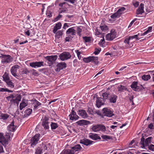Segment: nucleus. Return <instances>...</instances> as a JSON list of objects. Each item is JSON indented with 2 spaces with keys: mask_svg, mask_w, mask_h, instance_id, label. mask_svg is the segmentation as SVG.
I'll return each mask as SVG.
<instances>
[{
  "mask_svg": "<svg viewBox=\"0 0 154 154\" xmlns=\"http://www.w3.org/2000/svg\"><path fill=\"white\" fill-rule=\"evenodd\" d=\"M42 125L45 130L48 131L50 128L51 122L49 118L46 116L42 117Z\"/></svg>",
  "mask_w": 154,
  "mask_h": 154,
  "instance_id": "nucleus-1",
  "label": "nucleus"
},
{
  "mask_svg": "<svg viewBox=\"0 0 154 154\" xmlns=\"http://www.w3.org/2000/svg\"><path fill=\"white\" fill-rule=\"evenodd\" d=\"M91 129L94 132H97L101 131L103 132H105L106 131L105 126L101 124H97L93 125L91 126Z\"/></svg>",
  "mask_w": 154,
  "mask_h": 154,
  "instance_id": "nucleus-2",
  "label": "nucleus"
},
{
  "mask_svg": "<svg viewBox=\"0 0 154 154\" xmlns=\"http://www.w3.org/2000/svg\"><path fill=\"white\" fill-rule=\"evenodd\" d=\"M5 137H4L2 133H0V143L5 147L8 144V140L10 138L9 133H7Z\"/></svg>",
  "mask_w": 154,
  "mask_h": 154,
  "instance_id": "nucleus-3",
  "label": "nucleus"
},
{
  "mask_svg": "<svg viewBox=\"0 0 154 154\" xmlns=\"http://www.w3.org/2000/svg\"><path fill=\"white\" fill-rule=\"evenodd\" d=\"M1 57L2 63L3 64L10 63L13 60V58L9 55L2 54Z\"/></svg>",
  "mask_w": 154,
  "mask_h": 154,
  "instance_id": "nucleus-4",
  "label": "nucleus"
},
{
  "mask_svg": "<svg viewBox=\"0 0 154 154\" xmlns=\"http://www.w3.org/2000/svg\"><path fill=\"white\" fill-rule=\"evenodd\" d=\"M132 90L135 91H139L144 89L143 85L138 83L137 82L134 81L130 86Z\"/></svg>",
  "mask_w": 154,
  "mask_h": 154,
  "instance_id": "nucleus-5",
  "label": "nucleus"
},
{
  "mask_svg": "<svg viewBox=\"0 0 154 154\" xmlns=\"http://www.w3.org/2000/svg\"><path fill=\"white\" fill-rule=\"evenodd\" d=\"M103 114L104 116L111 117L114 115L113 110L108 108H103L102 110Z\"/></svg>",
  "mask_w": 154,
  "mask_h": 154,
  "instance_id": "nucleus-6",
  "label": "nucleus"
},
{
  "mask_svg": "<svg viewBox=\"0 0 154 154\" xmlns=\"http://www.w3.org/2000/svg\"><path fill=\"white\" fill-rule=\"evenodd\" d=\"M151 30L152 29H147V30L143 33L140 34L139 33L137 35H133L129 36L128 37L132 41L133 39H135L136 40H138L141 38L139 37L146 35L149 32H151Z\"/></svg>",
  "mask_w": 154,
  "mask_h": 154,
  "instance_id": "nucleus-7",
  "label": "nucleus"
},
{
  "mask_svg": "<svg viewBox=\"0 0 154 154\" xmlns=\"http://www.w3.org/2000/svg\"><path fill=\"white\" fill-rule=\"evenodd\" d=\"M20 68V66L17 65H15L13 66L10 69L11 73L16 78H17L19 77L17 72L18 70H19Z\"/></svg>",
  "mask_w": 154,
  "mask_h": 154,
  "instance_id": "nucleus-8",
  "label": "nucleus"
},
{
  "mask_svg": "<svg viewBox=\"0 0 154 154\" xmlns=\"http://www.w3.org/2000/svg\"><path fill=\"white\" fill-rule=\"evenodd\" d=\"M40 136V135L39 134H37L31 138L30 143L32 146L34 147L38 143Z\"/></svg>",
  "mask_w": 154,
  "mask_h": 154,
  "instance_id": "nucleus-9",
  "label": "nucleus"
},
{
  "mask_svg": "<svg viewBox=\"0 0 154 154\" xmlns=\"http://www.w3.org/2000/svg\"><path fill=\"white\" fill-rule=\"evenodd\" d=\"M116 33L115 29H111L110 33L107 34L106 36V39L108 41L112 40L116 37Z\"/></svg>",
  "mask_w": 154,
  "mask_h": 154,
  "instance_id": "nucleus-10",
  "label": "nucleus"
},
{
  "mask_svg": "<svg viewBox=\"0 0 154 154\" xmlns=\"http://www.w3.org/2000/svg\"><path fill=\"white\" fill-rule=\"evenodd\" d=\"M71 56L69 53L64 52L59 55L60 59L62 61L67 60L71 58Z\"/></svg>",
  "mask_w": 154,
  "mask_h": 154,
  "instance_id": "nucleus-11",
  "label": "nucleus"
},
{
  "mask_svg": "<svg viewBox=\"0 0 154 154\" xmlns=\"http://www.w3.org/2000/svg\"><path fill=\"white\" fill-rule=\"evenodd\" d=\"M74 108H72L71 112L69 116L70 120L72 121L76 120L79 119V117L77 115L76 113L74 110Z\"/></svg>",
  "mask_w": 154,
  "mask_h": 154,
  "instance_id": "nucleus-12",
  "label": "nucleus"
},
{
  "mask_svg": "<svg viewBox=\"0 0 154 154\" xmlns=\"http://www.w3.org/2000/svg\"><path fill=\"white\" fill-rule=\"evenodd\" d=\"M133 41H132L128 37L125 38L124 43L125 44V47L126 48H128L132 47L133 45Z\"/></svg>",
  "mask_w": 154,
  "mask_h": 154,
  "instance_id": "nucleus-13",
  "label": "nucleus"
},
{
  "mask_svg": "<svg viewBox=\"0 0 154 154\" xmlns=\"http://www.w3.org/2000/svg\"><path fill=\"white\" fill-rule=\"evenodd\" d=\"M44 62L38 61L32 62L29 63V65L32 68H36L43 66Z\"/></svg>",
  "mask_w": 154,
  "mask_h": 154,
  "instance_id": "nucleus-14",
  "label": "nucleus"
},
{
  "mask_svg": "<svg viewBox=\"0 0 154 154\" xmlns=\"http://www.w3.org/2000/svg\"><path fill=\"white\" fill-rule=\"evenodd\" d=\"M80 143L86 146H88L92 144L95 142L94 141L87 139H83L80 140Z\"/></svg>",
  "mask_w": 154,
  "mask_h": 154,
  "instance_id": "nucleus-15",
  "label": "nucleus"
},
{
  "mask_svg": "<svg viewBox=\"0 0 154 154\" xmlns=\"http://www.w3.org/2000/svg\"><path fill=\"white\" fill-rule=\"evenodd\" d=\"M8 130L9 131L14 132L17 128V125H14V121L13 120L10 124L7 127Z\"/></svg>",
  "mask_w": 154,
  "mask_h": 154,
  "instance_id": "nucleus-16",
  "label": "nucleus"
},
{
  "mask_svg": "<svg viewBox=\"0 0 154 154\" xmlns=\"http://www.w3.org/2000/svg\"><path fill=\"white\" fill-rule=\"evenodd\" d=\"M105 101L102 97H97L96 101V106L99 108L102 105H104Z\"/></svg>",
  "mask_w": 154,
  "mask_h": 154,
  "instance_id": "nucleus-17",
  "label": "nucleus"
},
{
  "mask_svg": "<svg viewBox=\"0 0 154 154\" xmlns=\"http://www.w3.org/2000/svg\"><path fill=\"white\" fill-rule=\"evenodd\" d=\"M78 114L83 119H86L88 117V116L86 112L84 109L79 110L78 112Z\"/></svg>",
  "mask_w": 154,
  "mask_h": 154,
  "instance_id": "nucleus-18",
  "label": "nucleus"
},
{
  "mask_svg": "<svg viewBox=\"0 0 154 154\" xmlns=\"http://www.w3.org/2000/svg\"><path fill=\"white\" fill-rule=\"evenodd\" d=\"M57 55L47 56L45 57V59L49 62L51 63L54 62L57 60Z\"/></svg>",
  "mask_w": 154,
  "mask_h": 154,
  "instance_id": "nucleus-19",
  "label": "nucleus"
},
{
  "mask_svg": "<svg viewBox=\"0 0 154 154\" xmlns=\"http://www.w3.org/2000/svg\"><path fill=\"white\" fill-rule=\"evenodd\" d=\"M68 5V4L66 2H63V3H60L59 5V6L61 7H64V8H65V9H62V8L60 9V11L59 12L60 13H61L65 12L66 10V8L67 7Z\"/></svg>",
  "mask_w": 154,
  "mask_h": 154,
  "instance_id": "nucleus-20",
  "label": "nucleus"
},
{
  "mask_svg": "<svg viewBox=\"0 0 154 154\" xmlns=\"http://www.w3.org/2000/svg\"><path fill=\"white\" fill-rule=\"evenodd\" d=\"M89 137L91 139L94 140H101L100 137L98 134L95 133H90L89 135Z\"/></svg>",
  "mask_w": 154,
  "mask_h": 154,
  "instance_id": "nucleus-21",
  "label": "nucleus"
},
{
  "mask_svg": "<svg viewBox=\"0 0 154 154\" xmlns=\"http://www.w3.org/2000/svg\"><path fill=\"white\" fill-rule=\"evenodd\" d=\"M20 100V96H18L14 99L13 98V99H11V104H14V105H18Z\"/></svg>",
  "mask_w": 154,
  "mask_h": 154,
  "instance_id": "nucleus-22",
  "label": "nucleus"
},
{
  "mask_svg": "<svg viewBox=\"0 0 154 154\" xmlns=\"http://www.w3.org/2000/svg\"><path fill=\"white\" fill-rule=\"evenodd\" d=\"M117 96L115 94H112L108 98L109 102L110 103H115L116 102Z\"/></svg>",
  "mask_w": 154,
  "mask_h": 154,
  "instance_id": "nucleus-23",
  "label": "nucleus"
},
{
  "mask_svg": "<svg viewBox=\"0 0 154 154\" xmlns=\"http://www.w3.org/2000/svg\"><path fill=\"white\" fill-rule=\"evenodd\" d=\"M57 66V70L59 71L60 70L65 68L66 67V64L64 62H61L58 63Z\"/></svg>",
  "mask_w": 154,
  "mask_h": 154,
  "instance_id": "nucleus-24",
  "label": "nucleus"
},
{
  "mask_svg": "<svg viewBox=\"0 0 154 154\" xmlns=\"http://www.w3.org/2000/svg\"><path fill=\"white\" fill-rule=\"evenodd\" d=\"M72 149L74 150V152H79L83 150V148L80 144H77L72 147L71 148Z\"/></svg>",
  "mask_w": 154,
  "mask_h": 154,
  "instance_id": "nucleus-25",
  "label": "nucleus"
},
{
  "mask_svg": "<svg viewBox=\"0 0 154 154\" xmlns=\"http://www.w3.org/2000/svg\"><path fill=\"white\" fill-rule=\"evenodd\" d=\"M144 5L143 3H141L138 8L137 10L136 13L137 14H141L144 12Z\"/></svg>",
  "mask_w": 154,
  "mask_h": 154,
  "instance_id": "nucleus-26",
  "label": "nucleus"
},
{
  "mask_svg": "<svg viewBox=\"0 0 154 154\" xmlns=\"http://www.w3.org/2000/svg\"><path fill=\"white\" fill-rule=\"evenodd\" d=\"M58 29H53V32L55 34V37L57 38H60V37L63 34V30H60L57 31Z\"/></svg>",
  "mask_w": 154,
  "mask_h": 154,
  "instance_id": "nucleus-27",
  "label": "nucleus"
},
{
  "mask_svg": "<svg viewBox=\"0 0 154 154\" xmlns=\"http://www.w3.org/2000/svg\"><path fill=\"white\" fill-rule=\"evenodd\" d=\"M76 123L77 125H86L90 123V122L89 121L85 120H81L77 121Z\"/></svg>",
  "mask_w": 154,
  "mask_h": 154,
  "instance_id": "nucleus-28",
  "label": "nucleus"
},
{
  "mask_svg": "<svg viewBox=\"0 0 154 154\" xmlns=\"http://www.w3.org/2000/svg\"><path fill=\"white\" fill-rule=\"evenodd\" d=\"M31 102L32 105L35 109L37 108L39 106H40L41 104L36 99L32 100Z\"/></svg>",
  "mask_w": 154,
  "mask_h": 154,
  "instance_id": "nucleus-29",
  "label": "nucleus"
},
{
  "mask_svg": "<svg viewBox=\"0 0 154 154\" xmlns=\"http://www.w3.org/2000/svg\"><path fill=\"white\" fill-rule=\"evenodd\" d=\"M60 154H74V150L71 149L63 150Z\"/></svg>",
  "mask_w": 154,
  "mask_h": 154,
  "instance_id": "nucleus-30",
  "label": "nucleus"
},
{
  "mask_svg": "<svg viewBox=\"0 0 154 154\" xmlns=\"http://www.w3.org/2000/svg\"><path fill=\"white\" fill-rule=\"evenodd\" d=\"M66 34L69 35V36L72 37V35H75L76 32L75 29H68L66 32Z\"/></svg>",
  "mask_w": 154,
  "mask_h": 154,
  "instance_id": "nucleus-31",
  "label": "nucleus"
},
{
  "mask_svg": "<svg viewBox=\"0 0 154 154\" xmlns=\"http://www.w3.org/2000/svg\"><path fill=\"white\" fill-rule=\"evenodd\" d=\"M91 62L97 64L98 63V58L97 57L91 56Z\"/></svg>",
  "mask_w": 154,
  "mask_h": 154,
  "instance_id": "nucleus-32",
  "label": "nucleus"
},
{
  "mask_svg": "<svg viewBox=\"0 0 154 154\" xmlns=\"http://www.w3.org/2000/svg\"><path fill=\"white\" fill-rule=\"evenodd\" d=\"M27 102L25 101H23L20 104L19 108L20 110H22L23 108H25L27 105Z\"/></svg>",
  "mask_w": 154,
  "mask_h": 154,
  "instance_id": "nucleus-33",
  "label": "nucleus"
},
{
  "mask_svg": "<svg viewBox=\"0 0 154 154\" xmlns=\"http://www.w3.org/2000/svg\"><path fill=\"white\" fill-rule=\"evenodd\" d=\"M152 138V137H149L146 139L144 142L145 147H148L149 146V144L150 143L151 140Z\"/></svg>",
  "mask_w": 154,
  "mask_h": 154,
  "instance_id": "nucleus-34",
  "label": "nucleus"
},
{
  "mask_svg": "<svg viewBox=\"0 0 154 154\" xmlns=\"http://www.w3.org/2000/svg\"><path fill=\"white\" fill-rule=\"evenodd\" d=\"M2 77L3 79V80L5 82L10 80V78L8 74L6 72L4 73Z\"/></svg>",
  "mask_w": 154,
  "mask_h": 154,
  "instance_id": "nucleus-35",
  "label": "nucleus"
},
{
  "mask_svg": "<svg viewBox=\"0 0 154 154\" xmlns=\"http://www.w3.org/2000/svg\"><path fill=\"white\" fill-rule=\"evenodd\" d=\"M9 115L8 114L2 113L0 116V119L6 120L9 117Z\"/></svg>",
  "mask_w": 154,
  "mask_h": 154,
  "instance_id": "nucleus-36",
  "label": "nucleus"
},
{
  "mask_svg": "<svg viewBox=\"0 0 154 154\" xmlns=\"http://www.w3.org/2000/svg\"><path fill=\"white\" fill-rule=\"evenodd\" d=\"M125 10V8L124 7H120L119 9L116 12L118 14L119 16L123 13L124 11Z\"/></svg>",
  "mask_w": 154,
  "mask_h": 154,
  "instance_id": "nucleus-37",
  "label": "nucleus"
},
{
  "mask_svg": "<svg viewBox=\"0 0 154 154\" xmlns=\"http://www.w3.org/2000/svg\"><path fill=\"white\" fill-rule=\"evenodd\" d=\"M50 126L52 130L55 129L58 127V125L57 123L51 122Z\"/></svg>",
  "mask_w": 154,
  "mask_h": 154,
  "instance_id": "nucleus-38",
  "label": "nucleus"
},
{
  "mask_svg": "<svg viewBox=\"0 0 154 154\" xmlns=\"http://www.w3.org/2000/svg\"><path fill=\"white\" fill-rule=\"evenodd\" d=\"M118 89L119 91L122 92L124 91V90L126 91L127 89L125 87L120 85L118 87Z\"/></svg>",
  "mask_w": 154,
  "mask_h": 154,
  "instance_id": "nucleus-39",
  "label": "nucleus"
},
{
  "mask_svg": "<svg viewBox=\"0 0 154 154\" xmlns=\"http://www.w3.org/2000/svg\"><path fill=\"white\" fill-rule=\"evenodd\" d=\"M32 112V109L28 108L25 111V115H26V116H28L31 114Z\"/></svg>",
  "mask_w": 154,
  "mask_h": 154,
  "instance_id": "nucleus-40",
  "label": "nucleus"
},
{
  "mask_svg": "<svg viewBox=\"0 0 154 154\" xmlns=\"http://www.w3.org/2000/svg\"><path fill=\"white\" fill-rule=\"evenodd\" d=\"M151 78V76L149 75H144L142 76V79L144 81H147Z\"/></svg>",
  "mask_w": 154,
  "mask_h": 154,
  "instance_id": "nucleus-41",
  "label": "nucleus"
},
{
  "mask_svg": "<svg viewBox=\"0 0 154 154\" xmlns=\"http://www.w3.org/2000/svg\"><path fill=\"white\" fill-rule=\"evenodd\" d=\"M7 85L9 87L13 88L14 87V83L11 82L10 79L6 82Z\"/></svg>",
  "mask_w": 154,
  "mask_h": 154,
  "instance_id": "nucleus-42",
  "label": "nucleus"
},
{
  "mask_svg": "<svg viewBox=\"0 0 154 154\" xmlns=\"http://www.w3.org/2000/svg\"><path fill=\"white\" fill-rule=\"evenodd\" d=\"M145 139L143 137H142L141 139L140 143L142 145L141 147L143 149H146L145 145Z\"/></svg>",
  "mask_w": 154,
  "mask_h": 154,
  "instance_id": "nucleus-43",
  "label": "nucleus"
},
{
  "mask_svg": "<svg viewBox=\"0 0 154 154\" xmlns=\"http://www.w3.org/2000/svg\"><path fill=\"white\" fill-rule=\"evenodd\" d=\"M31 27V25L29 23H25L23 24V28L25 29H29Z\"/></svg>",
  "mask_w": 154,
  "mask_h": 154,
  "instance_id": "nucleus-44",
  "label": "nucleus"
},
{
  "mask_svg": "<svg viewBox=\"0 0 154 154\" xmlns=\"http://www.w3.org/2000/svg\"><path fill=\"white\" fill-rule=\"evenodd\" d=\"M90 58L91 56L87 57L84 58L83 59V61L85 63H89L91 62Z\"/></svg>",
  "mask_w": 154,
  "mask_h": 154,
  "instance_id": "nucleus-45",
  "label": "nucleus"
},
{
  "mask_svg": "<svg viewBox=\"0 0 154 154\" xmlns=\"http://www.w3.org/2000/svg\"><path fill=\"white\" fill-rule=\"evenodd\" d=\"M108 95L109 94H108L107 92L103 93L102 94V96L103 97L102 98L104 100H106L108 98Z\"/></svg>",
  "mask_w": 154,
  "mask_h": 154,
  "instance_id": "nucleus-46",
  "label": "nucleus"
},
{
  "mask_svg": "<svg viewBox=\"0 0 154 154\" xmlns=\"http://www.w3.org/2000/svg\"><path fill=\"white\" fill-rule=\"evenodd\" d=\"M42 150L40 147H38L35 149V154H41Z\"/></svg>",
  "mask_w": 154,
  "mask_h": 154,
  "instance_id": "nucleus-47",
  "label": "nucleus"
},
{
  "mask_svg": "<svg viewBox=\"0 0 154 154\" xmlns=\"http://www.w3.org/2000/svg\"><path fill=\"white\" fill-rule=\"evenodd\" d=\"M83 39L86 42H89L91 41V38L90 37H83Z\"/></svg>",
  "mask_w": 154,
  "mask_h": 154,
  "instance_id": "nucleus-48",
  "label": "nucleus"
},
{
  "mask_svg": "<svg viewBox=\"0 0 154 154\" xmlns=\"http://www.w3.org/2000/svg\"><path fill=\"white\" fill-rule=\"evenodd\" d=\"M62 25L60 23H58L54 26V29H60Z\"/></svg>",
  "mask_w": 154,
  "mask_h": 154,
  "instance_id": "nucleus-49",
  "label": "nucleus"
},
{
  "mask_svg": "<svg viewBox=\"0 0 154 154\" xmlns=\"http://www.w3.org/2000/svg\"><path fill=\"white\" fill-rule=\"evenodd\" d=\"M101 137L103 139L105 140H109L111 139V137L106 135H103L101 136Z\"/></svg>",
  "mask_w": 154,
  "mask_h": 154,
  "instance_id": "nucleus-50",
  "label": "nucleus"
},
{
  "mask_svg": "<svg viewBox=\"0 0 154 154\" xmlns=\"http://www.w3.org/2000/svg\"><path fill=\"white\" fill-rule=\"evenodd\" d=\"M30 72V71L27 69H23L21 71V74H26Z\"/></svg>",
  "mask_w": 154,
  "mask_h": 154,
  "instance_id": "nucleus-51",
  "label": "nucleus"
},
{
  "mask_svg": "<svg viewBox=\"0 0 154 154\" xmlns=\"http://www.w3.org/2000/svg\"><path fill=\"white\" fill-rule=\"evenodd\" d=\"M120 16L116 12L111 16V17L112 19H115L116 18L119 17Z\"/></svg>",
  "mask_w": 154,
  "mask_h": 154,
  "instance_id": "nucleus-52",
  "label": "nucleus"
},
{
  "mask_svg": "<svg viewBox=\"0 0 154 154\" xmlns=\"http://www.w3.org/2000/svg\"><path fill=\"white\" fill-rule=\"evenodd\" d=\"M101 51V49L100 48H95V51L94 52V53L95 55L98 54Z\"/></svg>",
  "mask_w": 154,
  "mask_h": 154,
  "instance_id": "nucleus-53",
  "label": "nucleus"
},
{
  "mask_svg": "<svg viewBox=\"0 0 154 154\" xmlns=\"http://www.w3.org/2000/svg\"><path fill=\"white\" fill-rule=\"evenodd\" d=\"M75 53L77 54L78 58L79 59H80L81 58V56L80 55L81 52H79V51L78 50H75Z\"/></svg>",
  "mask_w": 154,
  "mask_h": 154,
  "instance_id": "nucleus-54",
  "label": "nucleus"
},
{
  "mask_svg": "<svg viewBox=\"0 0 154 154\" xmlns=\"http://www.w3.org/2000/svg\"><path fill=\"white\" fill-rule=\"evenodd\" d=\"M14 97V96L13 94H11L10 95L7 97L6 98L7 100L9 101V100H11V99H13Z\"/></svg>",
  "mask_w": 154,
  "mask_h": 154,
  "instance_id": "nucleus-55",
  "label": "nucleus"
},
{
  "mask_svg": "<svg viewBox=\"0 0 154 154\" xmlns=\"http://www.w3.org/2000/svg\"><path fill=\"white\" fill-rule=\"evenodd\" d=\"M32 74L33 75H34L35 76H37L39 74L38 72L35 69H32Z\"/></svg>",
  "mask_w": 154,
  "mask_h": 154,
  "instance_id": "nucleus-56",
  "label": "nucleus"
},
{
  "mask_svg": "<svg viewBox=\"0 0 154 154\" xmlns=\"http://www.w3.org/2000/svg\"><path fill=\"white\" fill-rule=\"evenodd\" d=\"M149 149L152 151H154V145L153 144H151L150 146H149L148 147Z\"/></svg>",
  "mask_w": 154,
  "mask_h": 154,
  "instance_id": "nucleus-57",
  "label": "nucleus"
},
{
  "mask_svg": "<svg viewBox=\"0 0 154 154\" xmlns=\"http://www.w3.org/2000/svg\"><path fill=\"white\" fill-rule=\"evenodd\" d=\"M95 35H101L102 32H101L100 29H95Z\"/></svg>",
  "mask_w": 154,
  "mask_h": 154,
  "instance_id": "nucleus-58",
  "label": "nucleus"
},
{
  "mask_svg": "<svg viewBox=\"0 0 154 154\" xmlns=\"http://www.w3.org/2000/svg\"><path fill=\"white\" fill-rule=\"evenodd\" d=\"M73 37H71L70 36H68L66 37L65 39V41L66 42H69L72 40V38Z\"/></svg>",
  "mask_w": 154,
  "mask_h": 154,
  "instance_id": "nucleus-59",
  "label": "nucleus"
},
{
  "mask_svg": "<svg viewBox=\"0 0 154 154\" xmlns=\"http://www.w3.org/2000/svg\"><path fill=\"white\" fill-rule=\"evenodd\" d=\"M88 112L89 114L93 115L94 113L93 111L90 108L88 109Z\"/></svg>",
  "mask_w": 154,
  "mask_h": 154,
  "instance_id": "nucleus-60",
  "label": "nucleus"
},
{
  "mask_svg": "<svg viewBox=\"0 0 154 154\" xmlns=\"http://www.w3.org/2000/svg\"><path fill=\"white\" fill-rule=\"evenodd\" d=\"M70 26V24L69 23H65L63 27V28L65 29L66 28H68Z\"/></svg>",
  "mask_w": 154,
  "mask_h": 154,
  "instance_id": "nucleus-61",
  "label": "nucleus"
},
{
  "mask_svg": "<svg viewBox=\"0 0 154 154\" xmlns=\"http://www.w3.org/2000/svg\"><path fill=\"white\" fill-rule=\"evenodd\" d=\"M2 145V144H0V153L4 152L3 147Z\"/></svg>",
  "mask_w": 154,
  "mask_h": 154,
  "instance_id": "nucleus-62",
  "label": "nucleus"
},
{
  "mask_svg": "<svg viewBox=\"0 0 154 154\" xmlns=\"http://www.w3.org/2000/svg\"><path fill=\"white\" fill-rule=\"evenodd\" d=\"M46 15L49 17H51V13L49 11H47L46 12Z\"/></svg>",
  "mask_w": 154,
  "mask_h": 154,
  "instance_id": "nucleus-63",
  "label": "nucleus"
},
{
  "mask_svg": "<svg viewBox=\"0 0 154 154\" xmlns=\"http://www.w3.org/2000/svg\"><path fill=\"white\" fill-rule=\"evenodd\" d=\"M62 17V15H59L55 19V21H57L59 19L61 18Z\"/></svg>",
  "mask_w": 154,
  "mask_h": 154,
  "instance_id": "nucleus-64",
  "label": "nucleus"
}]
</instances>
